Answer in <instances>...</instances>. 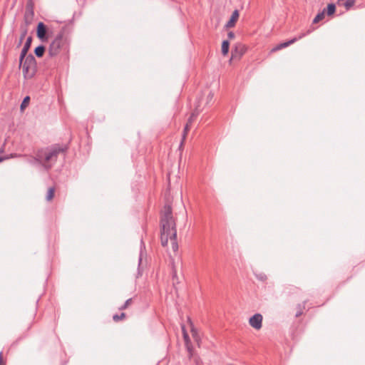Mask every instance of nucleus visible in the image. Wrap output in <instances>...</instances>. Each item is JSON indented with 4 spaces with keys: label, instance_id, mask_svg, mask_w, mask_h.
Instances as JSON below:
<instances>
[{
    "label": "nucleus",
    "instance_id": "f257e3e1",
    "mask_svg": "<svg viewBox=\"0 0 365 365\" xmlns=\"http://www.w3.org/2000/svg\"><path fill=\"white\" fill-rule=\"evenodd\" d=\"M161 244L163 247L168 245V240L170 241L173 252L178 250V245L176 240L177 231L175 222L172 215V208L170 205L164 206L161 215Z\"/></svg>",
    "mask_w": 365,
    "mask_h": 365
},
{
    "label": "nucleus",
    "instance_id": "f03ea898",
    "mask_svg": "<svg viewBox=\"0 0 365 365\" xmlns=\"http://www.w3.org/2000/svg\"><path fill=\"white\" fill-rule=\"evenodd\" d=\"M64 150L60 147L55 145L45 150H41L37 154V159L43 163V166L46 169L51 168L52 163L56 160L58 155L63 153Z\"/></svg>",
    "mask_w": 365,
    "mask_h": 365
},
{
    "label": "nucleus",
    "instance_id": "7ed1b4c3",
    "mask_svg": "<svg viewBox=\"0 0 365 365\" xmlns=\"http://www.w3.org/2000/svg\"><path fill=\"white\" fill-rule=\"evenodd\" d=\"M20 66H22L24 76L27 79L32 78L37 71L36 61L31 53L24 58L22 64Z\"/></svg>",
    "mask_w": 365,
    "mask_h": 365
},
{
    "label": "nucleus",
    "instance_id": "20e7f679",
    "mask_svg": "<svg viewBox=\"0 0 365 365\" xmlns=\"http://www.w3.org/2000/svg\"><path fill=\"white\" fill-rule=\"evenodd\" d=\"M34 17V4L32 0H27L26 10L24 15V24L21 26H28L32 24Z\"/></svg>",
    "mask_w": 365,
    "mask_h": 365
},
{
    "label": "nucleus",
    "instance_id": "39448f33",
    "mask_svg": "<svg viewBox=\"0 0 365 365\" xmlns=\"http://www.w3.org/2000/svg\"><path fill=\"white\" fill-rule=\"evenodd\" d=\"M64 41L63 38V32L61 31L51 42L49 46V53L51 56L58 53L60 48L63 46Z\"/></svg>",
    "mask_w": 365,
    "mask_h": 365
},
{
    "label": "nucleus",
    "instance_id": "423d86ee",
    "mask_svg": "<svg viewBox=\"0 0 365 365\" xmlns=\"http://www.w3.org/2000/svg\"><path fill=\"white\" fill-rule=\"evenodd\" d=\"M37 37L42 41H46L48 39L47 26L43 23L39 22L36 28Z\"/></svg>",
    "mask_w": 365,
    "mask_h": 365
},
{
    "label": "nucleus",
    "instance_id": "0eeeda50",
    "mask_svg": "<svg viewBox=\"0 0 365 365\" xmlns=\"http://www.w3.org/2000/svg\"><path fill=\"white\" fill-rule=\"evenodd\" d=\"M262 316L260 314H255L249 320L252 327L255 329H259L262 327Z\"/></svg>",
    "mask_w": 365,
    "mask_h": 365
},
{
    "label": "nucleus",
    "instance_id": "6e6552de",
    "mask_svg": "<svg viewBox=\"0 0 365 365\" xmlns=\"http://www.w3.org/2000/svg\"><path fill=\"white\" fill-rule=\"evenodd\" d=\"M32 36H29L26 41V43L21 51L20 57H19V61H20V66L22 64V62L28 55L27 53L31 47V43H32Z\"/></svg>",
    "mask_w": 365,
    "mask_h": 365
},
{
    "label": "nucleus",
    "instance_id": "1a4fd4ad",
    "mask_svg": "<svg viewBox=\"0 0 365 365\" xmlns=\"http://www.w3.org/2000/svg\"><path fill=\"white\" fill-rule=\"evenodd\" d=\"M304 36H305V34H302L299 35V37H294L288 41L281 43L279 45H277L275 48H274L272 49V51H277V50L286 48V47L289 46V45L296 42L297 40L301 39Z\"/></svg>",
    "mask_w": 365,
    "mask_h": 365
},
{
    "label": "nucleus",
    "instance_id": "9d476101",
    "mask_svg": "<svg viewBox=\"0 0 365 365\" xmlns=\"http://www.w3.org/2000/svg\"><path fill=\"white\" fill-rule=\"evenodd\" d=\"M198 113L197 112H193L190 117L188 119V121L187 123V124L185 125V128H184V131H183V134H182V142L180 143V146L182 145V143H183V140H185L186 135H187V133L188 132V130H190V124L192 123V121L194 120V119L196 118V116L197 115Z\"/></svg>",
    "mask_w": 365,
    "mask_h": 365
},
{
    "label": "nucleus",
    "instance_id": "9b49d317",
    "mask_svg": "<svg viewBox=\"0 0 365 365\" xmlns=\"http://www.w3.org/2000/svg\"><path fill=\"white\" fill-rule=\"evenodd\" d=\"M239 18V11L238 10H235L230 17V21L226 24V28H232L235 26V22L237 21Z\"/></svg>",
    "mask_w": 365,
    "mask_h": 365
},
{
    "label": "nucleus",
    "instance_id": "f8f14e48",
    "mask_svg": "<svg viewBox=\"0 0 365 365\" xmlns=\"http://www.w3.org/2000/svg\"><path fill=\"white\" fill-rule=\"evenodd\" d=\"M20 30H21V36L19 38V41L17 45L18 46H20L22 44V42L24 40V38L28 33V29L26 28V26H20Z\"/></svg>",
    "mask_w": 365,
    "mask_h": 365
},
{
    "label": "nucleus",
    "instance_id": "ddd939ff",
    "mask_svg": "<svg viewBox=\"0 0 365 365\" xmlns=\"http://www.w3.org/2000/svg\"><path fill=\"white\" fill-rule=\"evenodd\" d=\"M46 47L43 45H40L36 47L34 53L37 57H42L45 53Z\"/></svg>",
    "mask_w": 365,
    "mask_h": 365
},
{
    "label": "nucleus",
    "instance_id": "4468645a",
    "mask_svg": "<svg viewBox=\"0 0 365 365\" xmlns=\"http://www.w3.org/2000/svg\"><path fill=\"white\" fill-rule=\"evenodd\" d=\"M230 48V43L227 40H225L222 43V53L224 56H226L228 53Z\"/></svg>",
    "mask_w": 365,
    "mask_h": 365
},
{
    "label": "nucleus",
    "instance_id": "2eb2a0df",
    "mask_svg": "<svg viewBox=\"0 0 365 365\" xmlns=\"http://www.w3.org/2000/svg\"><path fill=\"white\" fill-rule=\"evenodd\" d=\"M54 194H55V188L53 187H49L47 191L46 200L48 202L51 201L54 197Z\"/></svg>",
    "mask_w": 365,
    "mask_h": 365
},
{
    "label": "nucleus",
    "instance_id": "dca6fc26",
    "mask_svg": "<svg viewBox=\"0 0 365 365\" xmlns=\"http://www.w3.org/2000/svg\"><path fill=\"white\" fill-rule=\"evenodd\" d=\"M182 333H183V337H184L185 342L187 346V350H188V351H190V349L189 346V343L190 342V341L189 339L188 334L187 333L184 326H182Z\"/></svg>",
    "mask_w": 365,
    "mask_h": 365
},
{
    "label": "nucleus",
    "instance_id": "f3484780",
    "mask_svg": "<svg viewBox=\"0 0 365 365\" xmlns=\"http://www.w3.org/2000/svg\"><path fill=\"white\" fill-rule=\"evenodd\" d=\"M336 10V6L334 4H329L327 6V15L331 16L334 14Z\"/></svg>",
    "mask_w": 365,
    "mask_h": 365
},
{
    "label": "nucleus",
    "instance_id": "a211bd4d",
    "mask_svg": "<svg viewBox=\"0 0 365 365\" xmlns=\"http://www.w3.org/2000/svg\"><path fill=\"white\" fill-rule=\"evenodd\" d=\"M325 16V11H323L321 13H319L314 19L313 23L317 24L321 20H322L324 18Z\"/></svg>",
    "mask_w": 365,
    "mask_h": 365
},
{
    "label": "nucleus",
    "instance_id": "6ab92c4d",
    "mask_svg": "<svg viewBox=\"0 0 365 365\" xmlns=\"http://www.w3.org/2000/svg\"><path fill=\"white\" fill-rule=\"evenodd\" d=\"M29 101H30V97L29 96H26L21 104V110H23L26 107L28 106L29 103Z\"/></svg>",
    "mask_w": 365,
    "mask_h": 365
},
{
    "label": "nucleus",
    "instance_id": "aec40b11",
    "mask_svg": "<svg viewBox=\"0 0 365 365\" xmlns=\"http://www.w3.org/2000/svg\"><path fill=\"white\" fill-rule=\"evenodd\" d=\"M354 4V0H346L344 6L346 8V9H349L351 6H353Z\"/></svg>",
    "mask_w": 365,
    "mask_h": 365
},
{
    "label": "nucleus",
    "instance_id": "412c9836",
    "mask_svg": "<svg viewBox=\"0 0 365 365\" xmlns=\"http://www.w3.org/2000/svg\"><path fill=\"white\" fill-rule=\"evenodd\" d=\"M255 276L260 281H264L267 279V276L264 273L255 274Z\"/></svg>",
    "mask_w": 365,
    "mask_h": 365
},
{
    "label": "nucleus",
    "instance_id": "4be33fe9",
    "mask_svg": "<svg viewBox=\"0 0 365 365\" xmlns=\"http://www.w3.org/2000/svg\"><path fill=\"white\" fill-rule=\"evenodd\" d=\"M125 317L124 313H121L120 315L115 314L113 317V319L115 322H118L119 319H123Z\"/></svg>",
    "mask_w": 365,
    "mask_h": 365
},
{
    "label": "nucleus",
    "instance_id": "5701e85b",
    "mask_svg": "<svg viewBox=\"0 0 365 365\" xmlns=\"http://www.w3.org/2000/svg\"><path fill=\"white\" fill-rule=\"evenodd\" d=\"M131 302H132V299H127L125 301V302L124 303V304L122 307H120L119 309H126L130 304Z\"/></svg>",
    "mask_w": 365,
    "mask_h": 365
},
{
    "label": "nucleus",
    "instance_id": "b1692460",
    "mask_svg": "<svg viewBox=\"0 0 365 365\" xmlns=\"http://www.w3.org/2000/svg\"><path fill=\"white\" fill-rule=\"evenodd\" d=\"M143 247L145 248L144 243H143V240H141L140 254V257H139V265L141 264V261H142Z\"/></svg>",
    "mask_w": 365,
    "mask_h": 365
},
{
    "label": "nucleus",
    "instance_id": "393cba45",
    "mask_svg": "<svg viewBox=\"0 0 365 365\" xmlns=\"http://www.w3.org/2000/svg\"><path fill=\"white\" fill-rule=\"evenodd\" d=\"M228 36V38L230 39H232V38H235V34L232 32V31H230L227 34Z\"/></svg>",
    "mask_w": 365,
    "mask_h": 365
},
{
    "label": "nucleus",
    "instance_id": "a878e982",
    "mask_svg": "<svg viewBox=\"0 0 365 365\" xmlns=\"http://www.w3.org/2000/svg\"><path fill=\"white\" fill-rule=\"evenodd\" d=\"M213 96H214V94L212 92H210L207 96V100L211 101L213 98Z\"/></svg>",
    "mask_w": 365,
    "mask_h": 365
},
{
    "label": "nucleus",
    "instance_id": "bb28decb",
    "mask_svg": "<svg viewBox=\"0 0 365 365\" xmlns=\"http://www.w3.org/2000/svg\"><path fill=\"white\" fill-rule=\"evenodd\" d=\"M0 365H3V355H2V352H0Z\"/></svg>",
    "mask_w": 365,
    "mask_h": 365
},
{
    "label": "nucleus",
    "instance_id": "cd10ccee",
    "mask_svg": "<svg viewBox=\"0 0 365 365\" xmlns=\"http://www.w3.org/2000/svg\"><path fill=\"white\" fill-rule=\"evenodd\" d=\"M7 158H8L0 157V163L2 162L4 160L7 159Z\"/></svg>",
    "mask_w": 365,
    "mask_h": 365
},
{
    "label": "nucleus",
    "instance_id": "c85d7f7f",
    "mask_svg": "<svg viewBox=\"0 0 365 365\" xmlns=\"http://www.w3.org/2000/svg\"><path fill=\"white\" fill-rule=\"evenodd\" d=\"M301 314H302V312H297L296 313V317H299Z\"/></svg>",
    "mask_w": 365,
    "mask_h": 365
},
{
    "label": "nucleus",
    "instance_id": "c756f323",
    "mask_svg": "<svg viewBox=\"0 0 365 365\" xmlns=\"http://www.w3.org/2000/svg\"><path fill=\"white\" fill-rule=\"evenodd\" d=\"M31 326H32V323H30V324H29V327H28V328H27V329H28V330H29V329H31Z\"/></svg>",
    "mask_w": 365,
    "mask_h": 365
},
{
    "label": "nucleus",
    "instance_id": "7c9ffc66",
    "mask_svg": "<svg viewBox=\"0 0 365 365\" xmlns=\"http://www.w3.org/2000/svg\"><path fill=\"white\" fill-rule=\"evenodd\" d=\"M234 56H235V54H234V53H233V51H232V58H234Z\"/></svg>",
    "mask_w": 365,
    "mask_h": 365
}]
</instances>
